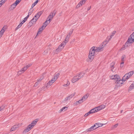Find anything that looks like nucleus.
Wrapping results in <instances>:
<instances>
[{
    "label": "nucleus",
    "instance_id": "f257e3e1",
    "mask_svg": "<svg viewBox=\"0 0 134 134\" xmlns=\"http://www.w3.org/2000/svg\"><path fill=\"white\" fill-rule=\"evenodd\" d=\"M106 42H103L98 47H93L90 49L89 54L94 55L96 52L101 51L104 49V48L107 44Z\"/></svg>",
    "mask_w": 134,
    "mask_h": 134
},
{
    "label": "nucleus",
    "instance_id": "f03ea898",
    "mask_svg": "<svg viewBox=\"0 0 134 134\" xmlns=\"http://www.w3.org/2000/svg\"><path fill=\"white\" fill-rule=\"evenodd\" d=\"M38 121V119H35V120L33 121L31 123L28 125L24 130L23 131V133L24 134H25L29 132L35 125Z\"/></svg>",
    "mask_w": 134,
    "mask_h": 134
},
{
    "label": "nucleus",
    "instance_id": "7ed1b4c3",
    "mask_svg": "<svg viewBox=\"0 0 134 134\" xmlns=\"http://www.w3.org/2000/svg\"><path fill=\"white\" fill-rule=\"evenodd\" d=\"M84 74L83 73L81 72L77 74L74 76L71 80L72 83H75L77 81L79 80L83 77Z\"/></svg>",
    "mask_w": 134,
    "mask_h": 134
},
{
    "label": "nucleus",
    "instance_id": "20e7f679",
    "mask_svg": "<svg viewBox=\"0 0 134 134\" xmlns=\"http://www.w3.org/2000/svg\"><path fill=\"white\" fill-rule=\"evenodd\" d=\"M89 95V93H87L83 96L81 99L74 103V105H77L82 103L83 101L86 100L87 99Z\"/></svg>",
    "mask_w": 134,
    "mask_h": 134
},
{
    "label": "nucleus",
    "instance_id": "39448f33",
    "mask_svg": "<svg viewBox=\"0 0 134 134\" xmlns=\"http://www.w3.org/2000/svg\"><path fill=\"white\" fill-rule=\"evenodd\" d=\"M134 73V72L132 71L126 73L124 76L122 78V80L123 81H125L130 78Z\"/></svg>",
    "mask_w": 134,
    "mask_h": 134
},
{
    "label": "nucleus",
    "instance_id": "423d86ee",
    "mask_svg": "<svg viewBox=\"0 0 134 134\" xmlns=\"http://www.w3.org/2000/svg\"><path fill=\"white\" fill-rule=\"evenodd\" d=\"M56 80L53 78L50 81H49L47 84H46L42 88H43V90H44L45 89H47L50 86L52 85L53 83Z\"/></svg>",
    "mask_w": 134,
    "mask_h": 134
},
{
    "label": "nucleus",
    "instance_id": "0eeeda50",
    "mask_svg": "<svg viewBox=\"0 0 134 134\" xmlns=\"http://www.w3.org/2000/svg\"><path fill=\"white\" fill-rule=\"evenodd\" d=\"M67 43L65 41H63L59 46L58 48L56 49L55 52H59L61 51L64 48Z\"/></svg>",
    "mask_w": 134,
    "mask_h": 134
},
{
    "label": "nucleus",
    "instance_id": "6e6552de",
    "mask_svg": "<svg viewBox=\"0 0 134 134\" xmlns=\"http://www.w3.org/2000/svg\"><path fill=\"white\" fill-rule=\"evenodd\" d=\"M22 0H16L14 3L12 4L10 6V9L11 10H13L16 6Z\"/></svg>",
    "mask_w": 134,
    "mask_h": 134
},
{
    "label": "nucleus",
    "instance_id": "1a4fd4ad",
    "mask_svg": "<svg viewBox=\"0 0 134 134\" xmlns=\"http://www.w3.org/2000/svg\"><path fill=\"white\" fill-rule=\"evenodd\" d=\"M22 125V123L16 124L13 126L10 130V131L15 130L21 127Z\"/></svg>",
    "mask_w": 134,
    "mask_h": 134
},
{
    "label": "nucleus",
    "instance_id": "9d476101",
    "mask_svg": "<svg viewBox=\"0 0 134 134\" xmlns=\"http://www.w3.org/2000/svg\"><path fill=\"white\" fill-rule=\"evenodd\" d=\"M116 33V31H113L111 33V34L110 35V36L108 37L107 39L105 40L104 42H107V44L108 43V42L110 41V40L112 38L113 36H114V35Z\"/></svg>",
    "mask_w": 134,
    "mask_h": 134
},
{
    "label": "nucleus",
    "instance_id": "9b49d317",
    "mask_svg": "<svg viewBox=\"0 0 134 134\" xmlns=\"http://www.w3.org/2000/svg\"><path fill=\"white\" fill-rule=\"evenodd\" d=\"M110 79H112L114 80L115 81H117L118 80H120V77L117 75H113L110 76Z\"/></svg>",
    "mask_w": 134,
    "mask_h": 134
},
{
    "label": "nucleus",
    "instance_id": "f8f14e48",
    "mask_svg": "<svg viewBox=\"0 0 134 134\" xmlns=\"http://www.w3.org/2000/svg\"><path fill=\"white\" fill-rule=\"evenodd\" d=\"M75 94V92L71 94L69 96L66 97L64 99V100L66 101L70 100L74 96Z\"/></svg>",
    "mask_w": 134,
    "mask_h": 134
},
{
    "label": "nucleus",
    "instance_id": "ddd939ff",
    "mask_svg": "<svg viewBox=\"0 0 134 134\" xmlns=\"http://www.w3.org/2000/svg\"><path fill=\"white\" fill-rule=\"evenodd\" d=\"M73 31V30H72L70 31L67 34V35L66 36V37L65 40L64 41H65L66 42H67L68 41V40L69 39L70 37V36L72 34V33Z\"/></svg>",
    "mask_w": 134,
    "mask_h": 134
},
{
    "label": "nucleus",
    "instance_id": "4468645a",
    "mask_svg": "<svg viewBox=\"0 0 134 134\" xmlns=\"http://www.w3.org/2000/svg\"><path fill=\"white\" fill-rule=\"evenodd\" d=\"M134 42V32L130 35V37L129 38L127 42L131 43Z\"/></svg>",
    "mask_w": 134,
    "mask_h": 134
},
{
    "label": "nucleus",
    "instance_id": "2eb2a0df",
    "mask_svg": "<svg viewBox=\"0 0 134 134\" xmlns=\"http://www.w3.org/2000/svg\"><path fill=\"white\" fill-rule=\"evenodd\" d=\"M37 20L35 17H34L29 23V25H30L29 27L31 26L33 24H35Z\"/></svg>",
    "mask_w": 134,
    "mask_h": 134
},
{
    "label": "nucleus",
    "instance_id": "dca6fc26",
    "mask_svg": "<svg viewBox=\"0 0 134 134\" xmlns=\"http://www.w3.org/2000/svg\"><path fill=\"white\" fill-rule=\"evenodd\" d=\"M123 81H122V79L121 80L120 78V80H118L117 81H116L115 82L116 86L118 87L121 86V85L123 83Z\"/></svg>",
    "mask_w": 134,
    "mask_h": 134
},
{
    "label": "nucleus",
    "instance_id": "f3484780",
    "mask_svg": "<svg viewBox=\"0 0 134 134\" xmlns=\"http://www.w3.org/2000/svg\"><path fill=\"white\" fill-rule=\"evenodd\" d=\"M105 107V105H102L99 106L95 108L97 112L103 109Z\"/></svg>",
    "mask_w": 134,
    "mask_h": 134
},
{
    "label": "nucleus",
    "instance_id": "a211bd4d",
    "mask_svg": "<svg viewBox=\"0 0 134 134\" xmlns=\"http://www.w3.org/2000/svg\"><path fill=\"white\" fill-rule=\"evenodd\" d=\"M27 69V68L24 67L21 69L18 72V74L20 75L23 73Z\"/></svg>",
    "mask_w": 134,
    "mask_h": 134
},
{
    "label": "nucleus",
    "instance_id": "6ab92c4d",
    "mask_svg": "<svg viewBox=\"0 0 134 134\" xmlns=\"http://www.w3.org/2000/svg\"><path fill=\"white\" fill-rule=\"evenodd\" d=\"M94 57V55H91L90 54H89L88 58L87 59V61L88 62H91L93 60Z\"/></svg>",
    "mask_w": 134,
    "mask_h": 134
},
{
    "label": "nucleus",
    "instance_id": "aec40b11",
    "mask_svg": "<svg viewBox=\"0 0 134 134\" xmlns=\"http://www.w3.org/2000/svg\"><path fill=\"white\" fill-rule=\"evenodd\" d=\"M55 15V14L54 13H51L48 16L47 19L49 21H51V20L52 19L53 17Z\"/></svg>",
    "mask_w": 134,
    "mask_h": 134
},
{
    "label": "nucleus",
    "instance_id": "412c9836",
    "mask_svg": "<svg viewBox=\"0 0 134 134\" xmlns=\"http://www.w3.org/2000/svg\"><path fill=\"white\" fill-rule=\"evenodd\" d=\"M5 30L4 29V27H3L0 31V38H1L4 33Z\"/></svg>",
    "mask_w": 134,
    "mask_h": 134
},
{
    "label": "nucleus",
    "instance_id": "4be33fe9",
    "mask_svg": "<svg viewBox=\"0 0 134 134\" xmlns=\"http://www.w3.org/2000/svg\"><path fill=\"white\" fill-rule=\"evenodd\" d=\"M134 88V81L130 86L128 91H130Z\"/></svg>",
    "mask_w": 134,
    "mask_h": 134
},
{
    "label": "nucleus",
    "instance_id": "5701e85b",
    "mask_svg": "<svg viewBox=\"0 0 134 134\" xmlns=\"http://www.w3.org/2000/svg\"><path fill=\"white\" fill-rule=\"evenodd\" d=\"M126 58V56L125 55H122L121 57V62H124Z\"/></svg>",
    "mask_w": 134,
    "mask_h": 134
},
{
    "label": "nucleus",
    "instance_id": "b1692460",
    "mask_svg": "<svg viewBox=\"0 0 134 134\" xmlns=\"http://www.w3.org/2000/svg\"><path fill=\"white\" fill-rule=\"evenodd\" d=\"M59 75L60 74L59 73H56L55 74V75H54V77L53 78L55 80H56L58 77Z\"/></svg>",
    "mask_w": 134,
    "mask_h": 134
},
{
    "label": "nucleus",
    "instance_id": "393cba45",
    "mask_svg": "<svg viewBox=\"0 0 134 134\" xmlns=\"http://www.w3.org/2000/svg\"><path fill=\"white\" fill-rule=\"evenodd\" d=\"M96 125L97 126V128H98L99 127H101L103 125H105V124H103L100 123H95Z\"/></svg>",
    "mask_w": 134,
    "mask_h": 134
},
{
    "label": "nucleus",
    "instance_id": "a878e982",
    "mask_svg": "<svg viewBox=\"0 0 134 134\" xmlns=\"http://www.w3.org/2000/svg\"><path fill=\"white\" fill-rule=\"evenodd\" d=\"M89 112L91 114L97 112V111H96V109L95 108L92 109L89 111Z\"/></svg>",
    "mask_w": 134,
    "mask_h": 134
},
{
    "label": "nucleus",
    "instance_id": "bb28decb",
    "mask_svg": "<svg viewBox=\"0 0 134 134\" xmlns=\"http://www.w3.org/2000/svg\"><path fill=\"white\" fill-rule=\"evenodd\" d=\"M68 108L67 107H64L59 110V111L60 112H61L63 110L64 111L68 109Z\"/></svg>",
    "mask_w": 134,
    "mask_h": 134
},
{
    "label": "nucleus",
    "instance_id": "cd10ccee",
    "mask_svg": "<svg viewBox=\"0 0 134 134\" xmlns=\"http://www.w3.org/2000/svg\"><path fill=\"white\" fill-rule=\"evenodd\" d=\"M94 127L93 126H92L89 129H88L87 130V132H91V131L93 130H94Z\"/></svg>",
    "mask_w": 134,
    "mask_h": 134
},
{
    "label": "nucleus",
    "instance_id": "c85d7f7f",
    "mask_svg": "<svg viewBox=\"0 0 134 134\" xmlns=\"http://www.w3.org/2000/svg\"><path fill=\"white\" fill-rule=\"evenodd\" d=\"M7 0H1L0 1V7Z\"/></svg>",
    "mask_w": 134,
    "mask_h": 134
},
{
    "label": "nucleus",
    "instance_id": "c756f323",
    "mask_svg": "<svg viewBox=\"0 0 134 134\" xmlns=\"http://www.w3.org/2000/svg\"><path fill=\"white\" fill-rule=\"evenodd\" d=\"M29 17V16H27L26 17H25L24 19L21 22V23H22V24H23L27 20V19Z\"/></svg>",
    "mask_w": 134,
    "mask_h": 134
},
{
    "label": "nucleus",
    "instance_id": "7c9ffc66",
    "mask_svg": "<svg viewBox=\"0 0 134 134\" xmlns=\"http://www.w3.org/2000/svg\"><path fill=\"white\" fill-rule=\"evenodd\" d=\"M40 0H37L32 5V8H33L36 4Z\"/></svg>",
    "mask_w": 134,
    "mask_h": 134
},
{
    "label": "nucleus",
    "instance_id": "2f4dec72",
    "mask_svg": "<svg viewBox=\"0 0 134 134\" xmlns=\"http://www.w3.org/2000/svg\"><path fill=\"white\" fill-rule=\"evenodd\" d=\"M44 29L43 28H42V27L41 28H40L39 29L37 35L38 34H40L41 32Z\"/></svg>",
    "mask_w": 134,
    "mask_h": 134
},
{
    "label": "nucleus",
    "instance_id": "473e14b6",
    "mask_svg": "<svg viewBox=\"0 0 134 134\" xmlns=\"http://www.w3.org/2000/svg\"><path fill=\"white\" fill-rule=\"evenodd\" d=\"M70 84V83L69 81H68L66 82V83L63 85V86L64 87H67Z\"/></svg>",
    "mask_w": 134,
    "mask_h": 134
},
{
    "label": "nucleus",
    "instance_id": "72a5a7b5",
    "mask_svg": "<svg viewBox=\"0 0 134 134\" xmlns=\"http://www.w3.org/2000/svg\"><path fill=\"white\" fill-rule=\"evenodd\" d=\"M22 24V23H20L16 28V30H17L20 28L21 27Z\"/></svg>",
    "mask_w": 134,
    "mask_h": 134
},
{
    "label": "nucleus",
    "instance_id": "f704fd0d",
    "mask_svg": "<svg viewBox=\"0 0 134 134\" xmlns=\"http://www.w3.org/2000/svg\"><path fill=\"white\" fill-rule=\"evenodd\" d=\"M118 124H116L115 125H113L111 127L112 129H114L116 128L118 125Z\"/></svg>",
    "mask_w": 134,
    "mask_h": 134
},
{
    "label": "nucleus",
    "instance_id": "c9c22d12",
    "mask_svg": "<svg viewBox=\"0 0 134 134\" xmlns=\"http://www.w3.org/2000/svg\"><path fill=\"white\" fill-rule=\"evenodd\" d=\"M115 64V63L114 62H113L110 65V67L112 68L113 69L114 68V65Z\"/></svg>",
    "mask_w": 134,
    "mask_h": 134
},
{
    "label": "nucleus",
    "instance_id": "e433bc0d",
    "mask_svg": "<svg viewBox=\"0 0 134 134\" xmlns=\"http://www.w3.org/2000/svg\"><path fill=\"white\" fill-rule=\"evenodd\" d=\"M43 78V77H41L40 78L37 79V81L38 82L41 81Z\"/></svg>",
    "mask_w": 134,
    "mask_h": 134
},
{
    "label": "nucleus",
    "instance_id": "4c0bfd02",
    "mask_svg": "<svg viewBox=\"0 0 134 134\" xmlns=\"http://www.w3.org/2000/svg\"><path fill=\"white\" fill-rule=\"evenodd\" d=\"M32 10H30L29 11V12L28 13V15L27 16H29H29L32 13Z\"/></svg>",
    "mask_w": 134,
    "mask_h": 134
},
{
    "label": "nucleus",
    "instance_id": "58836bf2",
    "mask_svg": "<svg viewBox=\"0 0 134 134\" xmlns=\"http://www.w3.org/2000/svg\"><path fill=\"white\" fill-rule=\"evenodd\" d=\"M47 24H45V23H44L43 24V25L42 27V28H43L44 29L47 26Z\"/></svg>",
    "mask_w": 134,
    "mask_h": 134
},
{
    "label": "nucleus",
    "instance_id": "ea45409f",
    "mask_svg": "<svg viewBox=\"0 0 134 134\" xmlns=\"http://www.w3.org/2000/svg\"><path fill=\"white\" fill-rule=\"evenodd\" d=\"M40 16H39V15L37 13L34 17L35 18H36L37 19H38Z\"/></svg>",
    "mask_w": 134,
    "mask_h": 134
},
{
    "label": "nucleus",
    "instance_id": "a19ab883",
    "mask_svg": "<svg viewBox=\"0 0 134 134\" xmlns=\"http://www.w3.org/2000/svg\"><path fill=\"white\" fill-rule=\"evenodd\" d=\"M90 114H91L90 113V112L89 111L87 113H86L84 115V116L85 117H87V116H88V115H90Z\"/></svg>",
    "mask_w": 134,
    "mask_h": 134
},
{
    "label": "nucleus",
    "instance_id": "79ce46f5",
    "mask_svg": "<svg viewBox=\"0 0 134 134\" xmlns=\"http://www.w3.org/2000/svg\"><path fill=\"white\" fill-rule=\"evenodd\" d=\"M50 22L51 21H49L47 19V20L45 21L44 23H45V24H47V25L50 23Z\"/></svg>",
    "mask_w": 134,
    "mask_h": 134
},
{
    "label": "nucleus",
    "instance_id": "37998d69",
    "mask_svg": "<svg viewBox=\"0 0 134 134\" xmlns=\"http://www.w3.org/2000/svg\"><path fill=\"white\" fill-rule=\"evenodd\" d=\"M124 62H121V63L120 64V67L121 68H122L123 67L124 65Z\"/></svg>",
    "mask_w": 134,
    "mask_h": 134
},
{
    "label": "nucleus",
    "instance_id": "c03bdc74",
    "mask_svg": "<svg viewBox=\"0 0 134 134\" xmlns=\"http://www.w3.org/2000/svg\"><path fill=\"white\" fill-rule=\"evenodd\" d=\"M43 12V11H41L38 12L37 13L39 15V16H40L42 14Z\"/></svg>",
    "mask_w": 134,
    "mask_h": 134
},
{
    "label": "nucleus",
    "instance_id": "a18cd8bd",
    "mask_svg": "<svg viewBox=\"0 0 134 134\" xmlns=\"http://www.w3.org/2000/svg\"><path fill=\"white\" fill-rule=\"evenodd\" d=\"M93 126L94 127L93 128H94V130H95L98 128L97 126H96V125L95 124L94 125H93Z\"/></svg>",
    "mask_w": 134,
    "mask_h": 134
},
{
    "label": "nucleus",
    "instance_id": "49530a36",
    "mask_svg": "<svg viewBox=\"0 0 134 134\" xmlns=\"http://www.w3.org/2000/svg\"><path fill=\"white\" fill-rule=\"evenodd\" d=\"M38 85V83L37 82H36L34 86L35 87H37Z\"/></svg>",
    "mask_w": 134,
    "mask_h": 134
},
{
    "label": "nucleus",
    "instance_id": "de8ad7c7",
    "mask_svg": "<svg viewBox=\"0 0 134 134\" xmlns=\"http://www.w3.org/2000/svg\"><path fill=\"white\" fill-rule=\"evenodd\" d=\"M31 65V64H29L27 65L26 66H25L24 67H26L27 68V69L29 67H30Z\"/></svg>",
    "mask_w": 134,
    "mask_h": 134
},
{
    "label": "nucleus",
    "instance_id": "09e8293b",
    "mask_svg": "<svg viewBox=\"0 0 134 134\" xmlns=\"http://www.w3.org/2000/svg\"><path fill=\"white\" fill-rule=\"evenodd\" d=\"M4 108V107L3 106L0 107V111L3 110Z\"/></svg>",
    "mask_w": 134,
    "mask_h": 134
},
{
    "label": "nucleus",
    "instance_id": "8fccbe9b",
    "mask_svg": "<svg viewBox=\"0 0 134 134\" xmlns=\"http://www.w3.org/2000/svg\"><path fill=\"white\" fill-rule=\"evenodd\" d=\"M44 54H46L47 53V51H45L44 52Z\"/></svg>",
    "mask_w": 134,
    "mask_h": 134
},
{
    "label": "nucleus",
    "instance_id": "3c124183",
    "mask_svg": "<svg viewBox=\"0 0 134 134\" xmlns=\"http://www.w3.org/2000/svg\"><path fill=\"white\" fill-rule=\"evenodd\" d=\"M91 7H90L88 8H87L88 10H89L91 9Z\"/></svg>",
    "mask_w": 134,
    "mask_h": 134
},
{
    "label": "nucleus",
    "instance_id": "603ef678",
    "mask_svg": "<svg viewBox=\"0 0 134 134\" xmlns=\"http://www.w3.org/2000/svg\"><path fill=\"white\" fill-rule=\"evenodd\" d=\"M122 111H123V110H121V113H122Z\"/></svg>",
    "mask_w": 134,
    "mask_h": 134
}]
</instances>
